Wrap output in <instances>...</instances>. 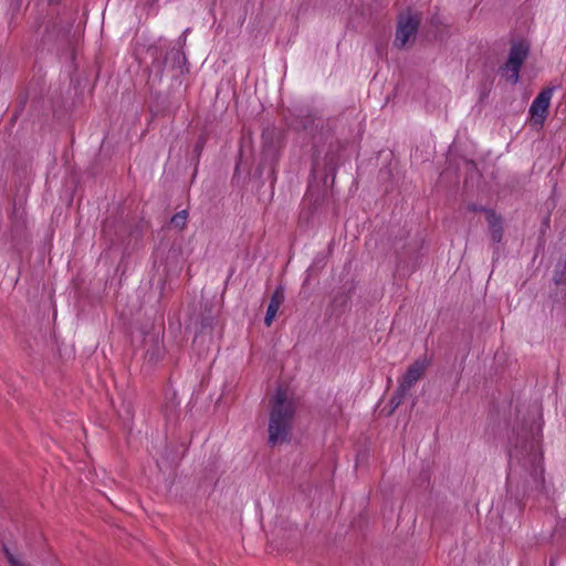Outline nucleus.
Wrapping results in <instances>:
<instances>
[{"label": "nucleus", "mask_w": 566, "mask_h": 566, "mask_svg": "<svg viewBox=\"0 0 566 566\" xmlns=\"http://www.w3.org/2000/svg\"><path fill=\"white\" fill-rule=\"evenodd\" d=\"M528 462V470H530V480L528 484L532 489L539 490L543 488L544 483V468H543V461H542V454L539 452H534L530 459Z\"/></svg>", "instance_id": "6"}, {"label": "nucleus", "mask_w": 566, "mask_h": 566, "mask_svg": "<svg viewBox=\"0 0 566 566\" xmlns=\"http://www.w3.org/2000/svg\"><path fill=\"white\" fill-rule=\"evenodd\" d=\"M420 15L411 13L410 11L400 14L394 41L395 46L402 49L407 44L413 42L420 25Z\"/></svg>", "instance_id": "3"}, {"label": "nucleus", "mask_w": 566, "mask_h": 566, "mask_svg": "<svg viewBox=\"0 0 566 566\" xmlns=\"http://www.w3.org/2000/svg\"><path fill=\"white\" fill-rule=\"evenodd\" d=\"M284 301V293L281 287L276 289L271 296L270 303L268 305L266 314L264 317V324L269 327L273 323L276 313Z\"/></svg>", "instance_id": "7"}, {"label": "nucleus", "mask_w": 566, "mask_h": 566, "mask_svg": "<svg viewBox=\"0 0 566 566\" xmlns=\"http://www.w3.org/2000/svg\"><path fill=\"white\" fill-rule=\"evenodd\" d=\"M295 411L294 399L285 390L279 388L271 400L269 418V443L271 446L290 441Z\"/></svg>", "instance_id": "1"}, {"label": "nucleus", "mask_w": 566, "mask_h": 566, "mask_svg": "<svg viewBox=\"0 0 566 566\" xmlns=\"http://www.w3.org/2000/svg\"><path fill=\"white\" fill-rule=\"evenodd\" d=\"M488 222L490 227L491 239L499 243L503 237L502 220L493 211H488Z\"/></svg>", "instance_id": "8"}, {"label": "nucleus", "mask_w": 566, "mask_h": 566, "mask_svg": "<svg viewBox=\"0 0 566 566\" xmlns=\"http://www.w3.org/2000/svg\"><path fill=\"white\" fill-rule=\"evenodd\" d=\"M187 218H188L187 211L181 210L171 217L170 222L176 228L182 229V228H185V226L187 223Z\"/></svg>", "instance_id": "10"}, {"label": "nucleus", "mask_w": 566, "mask_h": 566, "mask_svg": "<svg viewBox=\"0 0 566 566\" xmlns=\"http://www.w3.org/2000/svg\"><path fill=\"white\" fill-rule=\"evenodd\" d=\"M3 553L10 566H24L21 558L18 555H14L6 545H3Z\"/></svg>", "instance_id": "11"}, {"label": "nucleus", "mask_w": 566, "mask_h": 566, "mask_svg": "<svg viewBox=\"0 0 566 566\" xmlns=\"http://www.w3.org/2000/svg\"><path fill=\"white\" fill-rule=\"evenodd\" d=\"M555 282H556L557 284H559V283H562V279H559V277L555 276Z\"/></svg>", "instance_id": "12"}, {"label": "nucleus", "mask_w": 566, "mask_h": 566, "mask_svg": "<svg viewBox=\"0 0 566 566\" xmlns=\"http://www.w3.org/2000/svg\"><path fill=\"white\" fill-rule=\"evenodd\" d=\"M427 367L428 363L424 359L413 361L399 380L398 387L401 388V391L409 392V390L422 378Z\"/></svg>", "instance_id": "5"}, {"label": "nucleus", "mask_w": 566, "mask_h": 566, "mask_svg": "<svg viewBox=\"0 0 566 566\" xmlns=\"http://www.w3.org/2000/svg\"><path fill=\"white\" fill-rule=\"evenodd\" d=\"M407 394V391H401V388H397L390 399V413L394 412L402 403Z\"/></svg>", "instance_id": "9"}, {"label": "nucleus", "mask_w": 566, "mask_h": 566, "mask_svg": "<svg viewBox=\"0 0 566 566\" xmlns=\"http://www.w3.org/2000/svg\"><path fill=\"white\" fill-rule=\"evenodd\" d=\"M554 91L555 87H546L532 102L530 114L535 123L542 125L545 122Z\"/></svg>", "instance_id": "4"}, {"label": "nucleus", "mask_w": 566, "mask_h": 566, "mask_svg": "<svg viewBox=\"0 0 566 566\" xmlns=\"http://www.w3.org/2000/svg\"><path fill=\"white\" fill-rule=\"evenodd\" d=\"M528 45L523 42L514 43L511 46L509 57L504 66L501 69L502 76L516 84L520 80V70L528 55Z\"/></svg>", "instance_id": "2"}]
</instances>
